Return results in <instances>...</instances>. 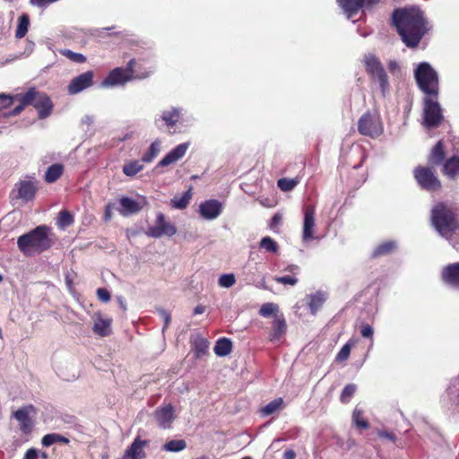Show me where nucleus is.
Segmentation results:
<instances>
[{
	"instance_id": "obj_41",
	"label": "nucleus",
	"mask_w": 459,
	"mask_h": 459,
	"mask_svg": "<svg viewBox=\"0 0 459 459\" xmlns=\"http://www.w3.org/2000/svg\"><path fill=\"white\" fill-rule=\"evenodd\" d=\"M73 223L74 217L69 212L63 210L58 213L57 225L59 228L65 229L71 226Z\"/></svg>"
},
{
	"instance_id": "obj_49",
	"label": "nucleus",
	"mask_w": 459,
	"mask_h": 459,
	"mask_svg": "<svg viewBox=\"0 0 459 459\" xmlns=\"http://www.w3.org/2000/svg\"><path fill=\"white\" fill-rule=\"evenodd\" d=\"M361 416H362V411L360 409H359L358 407H356L354 409L353 414H352V420H353L355 425L361 429H368V423L367 420H363L361 418Z\"/></svg>"
},
{
	"instance_id": "obj_15",
	"label": "nucleus",
	"mask_w": 459,
	"mask_h": 459,
	"mask_svg": "<svg viewBox=\"0 0 459 459\" xmlns=\"http://www.w3.org/2000/svg\"><path fill=\"white\" fill-rule=\"evenodd\" d=\"M155 420L158 425L164 429H170L175 420L174 408L172 405L168 404L164 407H159L154 413Z\"/></svg>"
},
{
	"instance_id": "obj_52",
	"label": "nucleus",
	"mask_w": 459,
	"mask_h": 459,
	"mask_svg": "<svg viewBox=\"0 0 459 459\" xmlns=\"http://www.w3.org/2000/svg\"><path fill=\"white\" fill-rule=\"evenodd\" d=\"M94 117L91 115H85L81 119V127L82 130L87 131L94 124Z\"/></svg>"
},
{
	"instance_id": "obj_64",
	"label": "nucleus",
	"mask_w": 459,
	"mask_h": 459,
	"mask_svg": "<svg viewBox=\"0 0 459 459\" xmlns=\"http://www.w3.org/2000/svg\"><path fill=\"white\" fill-rule=\"evenodd\" d=\"M284 459H295L296 454L293 450H287L284 452Z\"/></svg>"
},
{
	"instance_id": "obj_54",
	"label": "nucleus",
	"mask_w": 459,
	"mask_h": 459,
	"mask_svg": "<svg viewBox=\"0 0 459 459\" xmlns=\"http://www.w3.org/2000/svg\"><path fill=\"white\" fill-rule=\"evenodd\" d=\"M13 103V100L6 94H0V110L10 107Z\"/></svg>"
},
{
	"instance_id": "obj_29",
	"label": "nucleus",
	"mask_w": 459,
	"mask_h": 459,
	"mask_svg": "<svg viewBox=\"0 0 459 459\" xmlns=\"http://www.w3.org/2000/svg\"><path fill=\"white\" fill-rule=\"evenodd\" d=\"M232 350V342L228 338H221L216 342L213 351L217 356L224 357L229 355Z\"/></svg>"
},
{
	"instance_id": "obj_45",
	"label": "nucleus",
	"mask_w": 459,
	"mask_h": 459,
	"mask_svg": "<svg viewBox=\"0 0 459 459\" xmlns=\"http://www.w3.org/2000/svg\"><path fill=\"white\" fill-rule=\"evenodd\" d=\"M299 181L294 178H280L277 182L278 187L284 192H288L292 190L297 185Z\"/></svg>"
},
{
	"instance_id": "obj_57",
	"label": "nucleus",
	"mask_w": 459,
	"mask_h": 459,
	"mask_svg": "<svg viewBox=\"0 0 459 459\" xmlns=\"http://www.w3.org/2000/svg\"><path fill=\"white\" fill-rule=\"evenodd\" d=\"M114 205H115L114 204H108L105 206V211H104V221H109L112 219Z\"/></svg>"
},
{
	"instance_id": "obj_20",
	"label": "nucleus",
	"mask_w": 459,
	"mask_h": 459,
	"mask_svg": "<svg viewBox=\"0 0 459 459\" xmlns=\"http://www.w3.org/2000/svg\"><path fill=\"white\" fill-rule=\"evenodd\" d=\"M445 395L452 404L459 407V374L449 379Z\"/></svg>"
},
{
	"instance_id": "obj_24",
	"label": "nucleus",
	"mask_w": 459,
	"mask_h": 459,
	"mask_svg": "<svg viewBox=\"0 0 459 459\" xmlns=\"http://www.w3.org/2000/svg\"><path fill=\"white\" fill-rule=\"evenodd\" d=\"M273 332L271 333V340H279L283 335L287 329V325L284 316L276 315L273 322Z\"/></svg>"
},
{
	"instance_id": "obj_16",
	"label": "nucleus",
	"mask_w": 459,
	"mask_h": 459,
	"mask_svg": "<svg viewBox=\"0 0 459 459\" xmlns=\"http://www.w3.org/2000/svg\"><path fill=\"white\" fill-rule=\"evenodd\" d=\"M33 411V406H27L17 410L13 416L20 423V429L22 433H30L33 428V421L30 418V411Z\"/></svg>"
},
{
	"instance_id": "obj_21",
	"label": "nucleus",
	"mask_w": 459,
	"mask_h": 459,
	"mask_svg": "<svg viewBox=\"0 0 459 459\" xmlns=\"http://www.w3.org/2000/svg\"><path fill=\"white\" fill-rule=\"evenodd\" d=\"M145 440L139 437L135 438L132 445L126 449L122 459H142L144 456L143 446L146 445Z\"/></svg>"
},
{
	"instance_id": "obj_59",
	"label": "nucleus",
	"mask_w": 459,
	"mask_h": 459,
	"mask_svg": "<svg viewBox=\"0 0 459 459\" xmlns=\"http://www.w3.org/2000/svg\"><path fill=\"white\" fill-rule=\"evenodd\" d=\"M377 435L379 437L381 438H386L390 441H394L395 440V436L391 433V432H387V431H385V430H378L377 431Z\"/></svg>"
},
{
	"instance_id": "obj_6",
	"label": "nucleus",
	"mask_w": 459,
	"mask_h": 459,
	"mask_svg": "<svg viewBox=\"0 0 459 459\" xmlns=\"http://www.w3.org/2000/svg\"><path fill=\"white\" fill-rule=\"evenodd\" d=\"M23 101L25 104L32 105L37 109L40 119L49 117L52 113V101L44 92H39L35 89H30L23 94Z\"/></svg>"
},
{
	"instance_id": "obj_3",
	"label": "nucleus",
	"mask_w": 459,
	"mask_h": 459,
	"mask_svg": "<svg viewBox=\"0 0 459 459\" xmlns=\"http://www.w3.org/2000/svg\"><path fill=\"white\" fill-rule=\"evenodd\" d=\"M49 229L47 226H38L29 233L20 236L17 245L22 253L27 256L48 250L52 246L48 237Z\"/></svg>"
},
{
	"instance_id": "obj_26",
	"label": "nucleus",
	"mask_w": 459,
	"mask_h": 459,
	"mask_svg": "<svg viewBox=\"0 0 459 459\" xmlns=\"http://www.w3.org/2000/svg\"><path fill=\"white\" fill-rule=\"evenodd\" d=\"M307 299V305L310 311L315 315L326 300V295L322 291H317L314 294L308 295Z\"/></svg>"
},
{
	"instance_id": "obj_48",
	"label": "nucleus",
	"mask_w": 459,
	"mask_h": 459,
	"mask_svg": "<svg viewBox=\"0 0 459 459\" xmlns=\"http://www.w3.org/2000/svg\"><path fill=\"white\" fill-rule=\"evenodd\" d=\"M218 283L222 288H230L236 283V278L233 273H225L220 276Z\"/></svg>"
},
{
	"instance_id": "obj_12",
	"label": "nucleus",
	"mask_w": 459,
	"mask_h": 459,
	"mask_svg": "<svg viewBox=\"0 0 459 459\" xmlns=\"http://www.w3.org/2000/svg\"><path fill=\"white\" fill-rule=\"evenodd\" d=\"M315 212L316 210L313 205L306 206L304 209L302 239L305 242L316 238L314 236V228L316 226Z\"/></svg>"
},
{
	"instance_id": "obj_55",
	"label": "nucleus",
	"mask_w": 459,
	"mask_h": 459,
	"mask_svg": "<svg viewBox=\"0 0 459 459\" xmlns=\"http://www.w3.org/2000/svg\"><path fill=\"white\" fill-rule=\"evenodd\" d=\"M361 335L365 338H371L373 335V328L368 324H363L360 327Z\"/></svg>"
},
{
	"instance_id": "obj_25",
	"label": "nucleus",
	"mask_w": 459,
	"mask_h": 459,
	"mask_svg": "<svg viewBox=\"0 0 459 459\" xmlns=\"http://www.w3.org/2000/svg\"><path fill=\"white\" fill-rule=\"evenodd\" d=\"M444 174L449 178H455L459 175V157L453 156L446 160L443 168Z\"/></svg>"
},
{
	"instance_id": "obj_22",
	"label": "nucleus",
	"mask_w": 459,
	"mask_h": 459,
	"mask_svg": "<svg viewBox=\"0 0 459 459\" xmlns=\"http://www.w3.org/2000/svg\"><path fill=\"white\" fill-rule=\"evenodd\" d=\"M18 191V198L29 202L32 200L35 196L36 186L32 182L30 181H21L16 185Z\"/></svg>"
},
{
	"instance_id": "obj_53",
	"label": "nucleus",
	"mask_w": 459,
	"mask_h": 459,
	"mask_svg": "<svg viewBox=\"0 0 459 459\" xmlns=\"http://www.w3.org/2000/svg\"><path fill=\"white\" fill-rule=\"evenodd\" d=\"M97 296L100 301L105 303L108 302L110 299L109 291L105 288H99L97 290Z\"/></svg>"
},
{
	"instance_id": "obj_47",
	"label": "nucleus",
	"mask_w": 459,
	"mask_h": 459,
	"mask_svg": "<svg viewBox=\"0 0 459 459\" xmlns=\"http://www.w3.org/2000/svg\"><path fill=\"white\" fill-rule=\"evenodd\" d=\"M278 310V305L274 303H265L261 307L259 314L264 317H269L270 316L276 314Z\"/></svg>"
},
{
	"instance_id": "obj_2",
	"label": "nucleus",
	"mask_w": 459,
	"mask_h": 459,
	"mask_svg": "<svg viewBox=\"0 0 459 459\" xmlns=\"http://www.w3.org/2000/svg\"><path fill=\"white\" fill-rule=\"evenodd\" d=\"M431 222L437 233L455 247V239L459 238V221L453 209L437 204L431 211Z\"/></svg>"
},
{
	"instance_id": "obj_9",
	"label": "nucleus",
	"mask_w": 459,
	"mask_h": 459,
	"mask_svg": "<svg viewBox=\"0 0 459 459\" xmlns=\"http://www.w3.org/2000/svg\"><path fill=\"white\" fill-rule=\"evenodd\" d=\"M358 130L363 135L377 137L383 133V126L377 116L366 113L359 119Z\"/></svg>"
},
{
	"instance_id": "obj_1",
	"label": "nucleus",
	"mask_w": 459,
	"mask_h": 459,
	"mask_svg": "<svg viewBox=\"0 0 459 459\" xmlns=\"http://www.w3.org/2000/svg\"><path fill=\"white\" fill-rule=\"evenodd\" d=\"M393 21L403 41L409 48L418 46L430 29L424 13L417 6L395 10Z\"/></svg>"
},
{
	"instance_id": "obj_63",
	"label": "nucleus",
	"mask_w": 459,
	"mask_h": 459,
	"mask_svg": "<svg viewBox=\"0 0 459 459\" xmlns=\"http://www.w3.org/2000/svg\"><path fill=\"white\" fill-rule=\"evenodd\" d=\"M388 68L392 73H395L396 70H399V65L396 61H390Z\"/></svg>"
},
{
	"instance_id": "obj_62",
	"label": "nucleus",
	"mask_w": 459,
	"mask_h": 459,
	"mask_svg": "<svg viewBox=\"0 0 459 459\" xmlns=\"http://www.w3.org/2000/svg\"><path fill=\"white\" fill-rule=\"evenodd\" d=\"M116 299H117V301L119 304L120 307L124 311H126L127 306H126V302L125 299L122 296H117Z\"/></svg>"
},
{
	"instance_id": "obj_13",
	"label": "nucleus",
	"mask_w": 459,
	"mask_h": 459,
	"mask_svg": "<svg viewBox=\"0 0 459 459\" xmlns=\"http://www.w3.org/2000/svg\"><path fill=\"white\" fill-rule=\"evenodd\" d=\"M93 82V72L87 71L74 77L68 85V92L70 94H77L83 90L91 87Z\"/></svg>"
},
{
	"instance_id": "obj_51",
	"label": "nucleus",
	"mask_w": 459,
	"mask_h": 459,
	"mask_svg": "<svg viewBox=\"0 0 459 459\" xmlns=\"http://www.w3.org/2000/svg\"><path fill=\"white\" fill-rule=\"evenodd\" d=\"M274 281L278 283H281V284H289V285H291V286H294L297 284L298 282V279L294 276H290V275H286V276H277L274 278Z\"/></svg>"
},
{
	"instance_id": "obj_19",
	"label": "nucleus",
	"mask_w": 459,
	"mask_h": 459,
	"mask_svg": "<svg viewBox=\"0 0 459 459\" xmlns=\"http://www.w3.org/2000/svg\"><path fill=\"white\" fill-rule=\"evenodd\" d=\"M119 204L120 207L117 208V211L124 217L135 214L142 209V206L138 202L126 196H123L119 199Z\"/></svg>"
},
{
	"instance_id": "obj_44",
	"label": "nucleus",
	"mask_w": 459,
	"mask_h": 459,
	"mask_svg": "<svg viewBox=\"0 0 459 459\" xmlns=\"http://www.w3.org/2000/svg\"><path fill=\"white\" fill-rule=\"evenodd\" d=\"M260 247L272 253H276L279 249L278 244L271 237H264L260 241Z\"/></svg>"
},
{
	"instance_id": "obj_58",
	"label": "nucleus",
	"mask_w": 459,
	"mask_h": 459,
	"mask_svg": "<svg viewBox=\"0 0 459 459\" xmlns=\"http://www.w3.org/2000/svg\"><path fill=\"white\" fill-rule=\"evenodd\" d=\"M159 314L160 316V317L162 318L163 322H164V326H163V329L166 328L169 323H170V320H171V317H170V315L168 311H166L165 309H159Z\"/></svg>"
},
{
	"instance_id": "obj_34",
	"label": "nucleus",
	"mask_w": 459,
	"mask_h": 459,
	"mask_svg": "<svg viewBox=\"0 0 459 459\" xmlns=\"http://www.w3.org/2000/svg\"><path fill=\"white\" fill-rule=\"evenodd\" d=\"M186 442L184 439H172L162 446V450L170 453H178L186 449Z\"/></svg>"
},
{
	"instance_id": "obj_8",
	"label": "nucleus",
	"mask_w": 459,
	"mask_h": 459,
	"mask_svg": "<svg viewBox=\"0 0 459 459\" xmlns=\"http://www.w3.org/2000/svg\"><path fill=\"white\" fill-rule=\"evenodd\" d=\"M177 233L176 226L166 221L162 212H158L153 225L148 226L145 234L153 238H160L164 236L172 237Z\"/></svg>"
},
{
	"instance_id": "obj_40",
	"label": "nucleus",
	"mask_w": 459,
	"mask_h": 459,
	"mask_svg": "<svg viewBox=\"0 0 459 459\" xmlns=\"http://www.w3.org/2000/svg\"><path fill=\"white\" fill-rule=\"evenodd\" d=\"M143 161L134 160L124 165L123 172L129 177H133L143 169Z\"/></svg>"
},
{
	"instance_id": "obj_28",
	"label": "nucleus",
	"mask_w": 459,
	"mask_h": 459,
	"mask_svg": "<svg viewBox=\"0 0 459 459\" xmlns=\"http://www.w3.org/2000/svg\"><path fill=\"white\" fill-rule=\"evenodd\" d=\"M371 78L375 82H377L379 84L382 95L385 96L386 93L389 91L390 84L388 76L385 69L383 68L382 70L374 74L373 75H371Z\"/></svg>"
},
{
	"instance_id": "obj_17",
	"label": "nucleus",
	"mask_w": 459,
	"mask_h": 459,
	"mask_svg": "<svg viewBox=\"0 0 459 459\" xmlns=\"http://www.w3.org/2000/svg\"><path fill=\"white\" fill-rule=\"evenodd\" d=\"M441 275L446 284L459 290V263L450 264L444 267Z\"/></svg>"
},
{
	"instance_id": "obj_7",
	"label": "nucleus",
	"mask_w": 459,
	"mask_h": 459,
	"mask_svg": "<svg viewBox=\"0 0 459 459\" xmlns=\"http://www.w3.org/2000/svg\"><path fill=\"white\" fill-rule=\"evenodd\" d=\"M433 98L426 97L424 99L423 125L429 128L438 126L443 119L441 107Z\"/></svg>"
},
{
	"instance_id": "obj_50",
	"label": "nucleus",
	"mask_w": 459,
	"mask_h": 459,
	"mask_svg": "<svg viewBox=\"0 0 459 459\" xmlns=\"http://www.w3.org/2000/svg\"><path fill=\"white\" fill-rule=\"evenodd\" d=\"M351 349V343L350 342H348L342 347L340 351L337 353L335 360L339 361V362L346 360L350 356Z\"/></svg>"
},
{
	"instance_id": "obj_38",
	"label": "nucleus",
	"mask_w": 459,
	"mask_h": 459,
	"mask_svg": "<svg viewBox=\"0 0 459 459\" xmlns=\"http://www.w3.org/2000/svg\"><path fill=\"white\" fill-rule=\"evenodd\" d=\"M160 142L156 140L149 147L148 151L143 155V162H151L160 152Z\"/></svg>"
},
{
	"instance_id": "obj_42",
	"label": "nucleus",
	"mask_w": 459,
	"mask_h": 459,
	"mask_svg": "<svg viewBox=\"0 0 459 459\" xmlns=\"http://www.w3.org/2000/svg\"><path fill=\"white\" fill-rule=\"evenodd\" d=\"M60 54L76 64H82L86 61V57L82 54L75 53L70 49H62Z\"/></svg>"
},
{
	"instance_id": "obj_23",
	"label": "nucleus",
	"mask_w": 459,
	"mask_h": 459,
	"mask_svg": "<svg viewBox=\"0 0 459 459\" xmlns=\"http://www.w3.org/2000/svg\"><path fill=\"white\" fill-rule=\"evenodd\" d=\"M181 108L172 107L169 109L164 110L160 118L168 127L172 128L178 122L181 117Z\"/></svg>"
},
{
	"instance_id": "obj_43",
	"label": "nucleus",
	"mask_w": 459,
	"mask_h": 459,
	"mask_svg": "<svg viewBox=\"0 0 459 459\" xmlns=\"http://www.w3.org/2000/svg\"><path fill=\"white\" fill-rule=\"evenodd\" d=\"M395 248V243L394 241H387L379 245L373 253L374 256L387 255Z\"/></svg>"
},
{
	"instance_id": "obj_36",
	"label": "nucleus",
	"mask_w": 459,
	"mask_h": 459,
	"mask_svg": "<svg viewBox=\"0 0 459 459\" xmlns=\"http://www.w3.org/2000/svg\"><path fill=\"white\" fill-rule=\"evenodd\" d=\"M209 342L203 337H196L194 340V349L196 358H201L207 353Z\"/></svg>"
},
{
	"instance_id": "obj_46",
	"label": "nucleus",
	"mask_w": 459,
	"mask_h": 459,
	"mask_svg": "<svg viewBox=\"0 0 459 459\" xmlns=\"http://www.w3.org/2000/svg\"><path fill=\"white\" fill-rule=\"evenodd\" d=\"M356 390H357V386L354 384H349V385H345L341 394L342 403H349L351 398L355 394Z\"/></svg>"
},
{
	"instance_id": "obj_35",
	"label": "nucleus",
	"mask_w": 459,
	"mask_h": 459,
	"mask_svg": "<svg viewBox=\"0 0 459 459\" xmlns=\"http://www.w3.org/2000/svg\"><path fill=\"white\" fill-rule=\"evenodd\" d=\"M68 442L69 439L67 437L57 433L47 434L42 437L41 441L44 446H50L51 445L56 443L67 444Z\"/></svg>"
},
{
	"instance_id": "obj_37",
	"label": "nucleus",
	"mask_w": 459,
	"mask_h": 459,
	"mask_svg": "<svg viewBox=\"0 0 459 459\" xmlns=\"http://www.w3.org/2000/svg\"><path fill=\"white\" fill-rule=\"evenodd\" d=\"M30 26V19L27 14H22L18 19V25L15 32V37L17 39L23 38L28 32V29Z\"/></svg>"
},
{
	"instance_id": "obj_27",
	"label": "nucleus",
	"mask_w": 459,
	"mask_h": 459,
	"mask_svg": "<svg viewBox=\"0 0 459 459\" xmlns=\"http://www.w3.org/2000/svg\"><path fill=\"white\" fill-rule=\"evenodd\" d=\"M111 319L98 317L94 321L93 332L100 336H108L111 333Z\"/></svg>"
},
{
	"instance_id": "obj_4",
	"label": "nucleus",
	"mask_w": 459,
	"mask_h": 459,
	"mask_svg": "<svg viewBox=\"0 0 459 459\" xmlns=\"http://www.w3.org/2000/svg\"><path fill=\"white\" fill-rule=\"evenodd\" d=\"M414 77L419 89L428 97L437 99L438 95V75L427 62L420 63L414 71Z\"/></svg>"
},
{
	"instance_id": "obj_39",
	"label": "nucleus",
	"mask_w": 459,
	"mask_h": 459,
	"mask_svg": "<svg viewBox=\"0 0 459 459\" xmlns=\"http://www.w3.org/2000/svg\"><path fill=\"white\" fill-rule=\"evenodd\" d=\"M283 404L282 398H277L270 402L268 404H266L264 407L262 408L261 412L264 416H269L275 411L281 409Z\"/></svg>"
},
{
	"instance_id": "obj_18",
	"label": "nucleus",
	"mask_w": 459,
	"mask_h": 459,
	"mask_svg": "<svg viewBox=\"0 0 459 459\" xmlns=\"http://www.w3.org/2000/svg\"><path fill=\"white\" fill-rule=\"evenodd\" d=\"M347 19H352L363 7L367 0H337Z\"/></svg>"
},
{
	"instance_id": "obj_56",
	"label": "nucleus",
	"mask_w": 459,
	"mask_h": 459,
	"mask_svg": "<svg viewBox=\"0 0 459 459\" xmlns=\"http://www.w3.org/2000/svg\"><path fill=\"white\" fill-rule=\"evenodd\" d=\"M17 97L20 100V104L16 106L11 112V114L14 116L20 114L23 110L24 107L28 105L23 101V94L18 95Z\"/></svg>"
},
{
	"instance_id": "obj_11",
	"label": "nucleus",
	"mask_w": 459,
	"mask_h": 459,
	"mask_svg": "<svg viewBox=\"0 0 459 459\" xmlns=\"http://www.w3.org/2000/svg\"><path fill=\"white\" fill-rule=\"evenodd\" d=\"M223 205L216 199H209L200 204L199 213L207 221L217 219L222 212Z\"/></svg>"
},
{
	"instance_id": "obj_10",
	"label": "nucleus",
	"mask_w": 459,
	"mask_h": 459,
	"mask_svg": "<svg viewBox=\"0 0 459 459\" xmlns=\"http://www.w3.org/2000/svg\"><path fill=\"white\" fill-rule=\"evenodd\" d=\"M414 178L420 186L427 191H437L441 187L440 181L430 168L417 167Z\"/></svg>"
},
{
	"instance_id": "obj_33",
	"label": "nucleus",
	"mask_w": 459,
	"mask_h": 459,
	"mask_svg": "<svg viewBox=\"0 0 459 459\" xmlns=\"http://www.w3.org/2000/svg\"><path fill=\"white\" fill-rule=\"evenodd\" d=\"M365 65L366 70L370 76L384 68L380 61L373 55H368L365 56Z\"/></svg>"
},
{
	"instance_id": "obj_60",
	"label": "nucleus",
	"mask_w": 459,
	"mask_h": 459,
	"mask_svg": "<svg viewBox=\"0 0 459 459\" xmlns=\"http://www.w3.org/2000/svg\"><path fill=\"white\" fill-rule=\"evenodd\" d=\"M39 455V451L35 448H30L24 455L23 459H37Z\"/></svg>"
},
{
	"instance_id": "obj_61",
	"label": "nucleus",
	"mask_w": 459,
	"mask_h": 459,
	"mask_svg": "<svg viewBox=\"0 0 459 459\" xmlns=\"http://www.w3.org/2000/svg\"><path fill=\"white\" fill-rule=\"evenodd\" d=\"M281 220H282L281 215L279 213H275L271 220V225H270L271 228L274 229L276 226H278L281 222Z\"/></svg>"
},
{
	"instance_id": "obj_30",
	"label": "nucleus",
	"mask_w": 459,
	"mask_h": 459,
	"mask_svg": "<svg viewBox=\"0 0 459 459\" xmlns=\"http://www.w3.org/2000/svg\"><path fill=\"white\" fill-rule=\"evenodd\" d=\"M192 196V187H189V189L186 191L182 195L174 196L171 199V205L176 209H185L188 205Z\"/></svg>"
},
{
	"instance_id": "obj_32",
	"label": "nucleus",
	"mask_w": 459,
	"mask_h": 459,
	"mask_svg": "<svg viewBox=\"0 0 459 459\" xmlns=\"http://www.w3.org/2000/svg\"><path fill=\"white\" fill-rule=\"evenodd\" d=\"M63 171L64 166L59 163H55L47 169L45 174V180L48 183H54L61 177Z\"/></svg>"
},
{
	"instance_id": "obj_14",
	"label": "nucleus",
	"mask_w": 459,
	"mask_h": 459,
	"mask_svg": "<svg viewBox=\"0 0 459 459\" xmlns=\"http://www.w3.org/2000/svg\"><path fill=\"white\" fill-rule=\"evenodd\" d=\"M189 145L190 143L188 142L177 145L159 161L157 168L169 166L182 159L186 155Z\"/></svg>"
},
{
	"instance_id": "obj_31",
	"label": "nucleus",
	"mask_w": 459,
	"mask_h": 459,
	"mask_svg": "<svg viewBox=\"0 0 459 459\" xmlns=\"http://www.w3.org/2000/svg\"><path fill=\"white\" fill-rule=\"evenodd\" d=\"M445 151L442 141H438L433 147L429 160L434 165H439L444 160Z\"/></svg>"
},
{
	"instance_id": "obj_5",
	"label": "nucleus",
	"mask_w": 459,
	"mask_h": 459,
	"mask_svg": "<svg viewBox=\"0 0 459 459\" xmlns=\"http://www.w3.org/2000/svg\"><path fill=\"white\" fill-rule=\"evenodd\" d=\"M135 61L134 59H131L126 65V68L117 67L113 69L107 77L101 82V86L104 88H109L114 86L124 85L127 82L131 81L134 78V65ZM149 75L146 74L145 75L140 76L135 75L136 78H145Z\"/></svg>"
}]
</instances>
